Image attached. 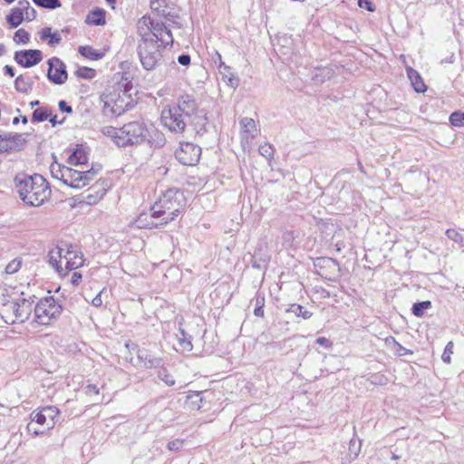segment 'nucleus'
<instances>
[{
    "mask_svg": "<svg viewBox=\"0 0 464 464\" xmlns=\"http://www.w3.org/2000/svg\"><path fill=\"white\" fill-rule=\"evenodd\" d=\"M359 6L368 11H373L372 3L370 0H358Z\"/></svg>",
    "mask_w": 464,
    "mask_h": 464,
    "instance_id": "obj_50",
    "label": "nucleus"
},
{
    "mask_svg": "<svg viewBox=\"0 0 464 464\" xmlns=\"http://www.w3.org/2000/svg\"><path fill=\"white\" fill-rule=\"evenodd\" d=\"M201 148L191 142H180L175 150V158L183 165L193 166L199 160Z\"/></svg>",
    "mask_w": 464,
    "mask_h": 464,
    "instance_id": "obj_10",
    "label": "nucleus"
},
{
    "mask_svg": "<svg viewBox=\"0 0 464 464\" xmlns=\"http://www.w3.org/2000/svg\"><path fill=\"white\" fill-rule=\"evenodd\" d=\"M186 207L185 197L179 189L169 188L152 205L150 218L159 219V222L144 224L148 228H159L173 221L180 215Z\"/></svg>",
    "mask_w": 464,
    "mask_h": 464,
    "instance_id": "obj_1",
    "label": "nucleus"
},
{
    "mask_svg": "<svg viewBox=\"0 0 464 464\" xmlns=\"http://www.w3.org/2000/svg\"><path fill=\"white\" fill-rule=\"evenodd\" d=\"M68 160L71 165L74 166H82L87 163V153L82 145H77L74 151L70 155Z\"/></svg>",
    "mask_w": 464,
    "mask_h": 464,
    "instance_id": "obj_21",
    "label": "nucleus"
},
{
    "mask_svg": "<svg viewBox=\"0 0 464 464\" xmlns=\"http://www.w3.org/2000/svg\"><path fill=\"white\" fill-rule=\"evenodd\" d=\"M101 131L104 136L111 138V140L118 147H121V143H120V141H119L121 140V128L116 129L112 126H105V127L102 128Z\"/></svg>",
    "mask_w": 464,
    "mask_h": 464,
    "instance_id": "obj_28",
    "label": "nucleus"
},
{
    "mask_svg": "<svg viewBox=\"0 0 464 464\" xmlns=\"http://www.w3.org/2000/svg\"><path fill=\"white\" fill-rule=\"evenodd\" d=\"M204 399L201 392H192L187 396L186 407L191 411H198L204 406Z\"/></svg>",
    "mask_w": 464,
    "mask_h": 464,
    "instance_id": "obj_25",
    "label": "nucleus"
},
{
    "mask_svg": "<svg viewBox=\"0 0 464 464\" xmlns=\"http://www.w3.org/2000/svg\"><path fill=\"white\" fill-rule=\"evenodd\" d=\"M59 410L54 406L43 408L40 411L32 414V420L37 424H46L48 427H53L54 418L58 416Z\"/></svg>",
    "mask_w": 464,
    "mask_h": 464,
    "instance_id": "obj_15",
    "label": "nucleus"
},
{
    "mask_svg": "<svg viewBox=\"0 0 464 464\" xmlns=\"http://www.w3.org/2000/svg\"><path fill=\"white\" fill-rule=\"evenodd\" d=\"M361 450V441L356 439H352L349 443V451L353 457H357Z\"/></svg>",
    "mask_w": 464,
    "mask_h": 464,
    "instance_id": "obj_45",
    "label": "nucleus"
},
{
    "mask_svg": "<svg viewBox=\"0 0 464 464\" xmlns=\"http://www.w3.org/2000/svg\"><path fill=\"white\" fill-rule=\"evenodd\" d=\"M34 300L25 298L17 301H8L1 308L2 319L8 324L24 323L33 312Z\"/></svg>",
    "mask_w": 464,
    "mask_h": 464,
    "instance_id": "obj_4",
    "label": "nucleus"
},
{
    "mask_svg": "<svg viewBox=\"0 0 464 464\" xmlns=\"http://www.w3.org/2000/svg\"><path fill=\"white\" fill-rule=\"evenodd\" d=\"M334 74V72L332 69L330 68H327V67H324V68H322L319 70V73H316L314 75V77L316 79H318L319 77H321V79H319L318 81L320 82H324L325 79H331L332 76Z\"/></svg>",
    "mask_w": 464,
    "mask_h": 464,
    "instance_id": "obj_46",
    "label": "nucleus"
},
{
    "mask_svg": "<svg viewBox=\"0 0 464 464\" xmlns=\"http://www.w3.org/2000/svg\"><path fill=\"white\" fill-rule=\"evenodd\" d=\"M241 128V143H251L252 140L257 133V129L255 121L252 118L245 117L239 121Z\"/></svg>",
    "mask_w": 464,
    "mask_h": 464,
    "instance_id": "obj_17",
    "label": "nucleus"
},
{
    "mask_svg": "<svg viewBox=\"0 0 464 464\" xmlns=\"http://www.w3.org/2000/svg\"><path fill=\"white\" fill-rule=\"evenodd\" d=\"M21 266L22 260L20 258H14L5 266V273L8 275H13L20 269Z\"/></svg>",
    "mask_w": 464,
    "mask_h": 464,
    "instance_id": "obj_41",
    "label": "nucleus"
},
{
    "mask_svg": "<svg viewBox=\"0 0 464 464\" xmlns=\"http://www.w3.org/2000/svg\"><path fill=\"white\" fill-rule=\"evenodd\" d=\"M254 314L256 316H263L264 315V310H263V303L256 300V308L254 310Z\"/></svg>",
    "mask_w": 464,
    "mask_h": 464,
    "instance_id": "obj_55",
    "label": "nucleus"
},
{
    "mask_svg": "<svg viewBox=\"0 0 464 464\" xmlns=\"http://www.w3.org/2000/svg\"><path fill=\"white\" fill-rule=\"evenodd\" d=\"M19 121H22L24 124H26L28 122V120H27V117L26 116H23L21 118L19 117H14L13 119V123L14 124H17Z\"/></svg>",
    "mask_w": 464,
    "mask_h": 464,
    "instance_id": "obj_64",
    "label": "nucleus"
},
{
    "mask_svg": "<svg viewBox=\"0 0 464 464\" xmlns=\"http://www.w3.org/2000/svg\"><path fill=\"white\" fill-rule=\"evenodd\" d=\"M85 22L93 25H103L106 23L105 11L102 8H95L86 17Z\"/></svg>",
    "mask_w": 464,
    "mask_h": 464,
    "instance_id": "obj_26",
    "label": "nucleus"
},
{
    "mask_svg": "<svg viewBox=\"0 0 464 464\" xmlns=\"http://www.w3.org/2000/svg\"><path fill=\"white\" fill-rule=\"evenodd\" d=\"M406 72L414 90L417 92H424L426 91V85L420 73L410 66H406Z\"/></svg>",
    "mask_w": 464,
    "mask_h": 464,
    "instance_id": "obj_22",
    "label": "nucleus"
},
{
    "mask_svg": "<svg viewBox=\"0 0 464 464\" xmlns=\"http://www.w3.org/2000/svg\"><path fill=\"white\" fill-rule=\"evenodd\" d=\"M161 122L164 127L168 128L171 132L182 133L187 126L188 119L179 112L175 107L164 109L160 116Z\"/></svg>",
    "mask_w": 464,
    "mask_h": 464,
    "instance_id": "obj_9",
    "label": "nucleus"
},
{
    "mask_svg": "<svg viewBox=\"0 0 464 464\" xmlns=\"http://www.w3.org/2000/svg\"><path fill=\"white\" fill-rule=\"evenodd\" d=\"M174 107L188 119L198 133L205 130L208 123L207 112L205 110L198 109V103L192 95L184 94L179 96Z\"/></svg>",
    "mask_w": 464,
    "mask_h": 464,
    "instance_id": "obj_3",
    "label": "nucleus"
},
{
    "mask_svg": "<svg viewBox=\"0 0 464 464\" xmlns=\"http://www.w3.org/2000/svg\"><path fill=\"white\" fill-rule=\"evenodd\" d=\"M121 147L138 145L145 141L149 136V130L144 122L140 121H130L121 128Z\"/></svg>",
    "mask_w": 464,
    "mask_h": 464,
    "instance_id": "obj_6",
    "label": "nucleus"
},
{
    "mask_svg": "<svg viewBox=\"0 0 464 464\" xmlns=\"http://www.w3.org/2000/svg\"><path fill=\"white\" fill-rule=\"evenodd\" d=\"M1 136L4 139H0L1 140H5L9 142L5 150H20L24 145L25 144V140L23 138L21 134L18 133H5L1 131Z\"/></svg>",
    "mask_w": 464,
    "mask_h": 464,
    "instance_id": "obj_20",
    "label": "nucleus"
},
{
    "mask_svg": "<svg viewBox=\"0 0 464 464\" xmlns=\"http://www.w3.org/2000/svg\"><path fill=\"white\" fill-rule=\"evenodd\" d=\"M4 71H5V73L9 75L10 77H14V70L12 66L10 65H5L4 67Z\"/></svg>",
    "mask_w": 464,
    "mask_h": 464,
    "instance_id": "obj_61",
    "label": "nucleus"
},
{
    "mask_svg": "<svg viewBox=\"0 0 464 464\" xmlns=\"http://www.w3.org/2000/svg\"><path fill=\"white\" fill-rule=\"evenodd\" d=\"M384 343L387 347L392 350V347L398 343L393 336H388L385 338Z\"/></svg>",
    "mask_w": 464,
    "mask_h": 464,
    "instance_id": "obj_57",
    "label": "nucleus"
},
{
    "mask_svg": "<svg viewBox=\"0 0 464 464\" xmlns=\"http://www.w3.org/2000/svg\"><path fill=\"white\" fill-rule=\"evenodd\" d=\"M100 170L101 166H98V168H92L88 170L68 168V169L63 170V183L73 188H82L88 185Z\"/></svg>",
    "mask_w": 464,
    "mask_h": 464,
    "instance_id": "obj_8",
    "label": "nucleus"
},
{
    "mask_svg": "<svg viewBox=\"0 0 464 464\" xmlns=\"http://www.w3.org/2000/svg\"><path fill=\"white\" fill-rule=\"evenodd\" d=\"M82 279V274L78 272H73L71 278V283L74 285H79L80 281Z\"/></svg>",
    "mask_w": 464,
    "mask_h": 464,
    "instance_id": "obj_58",
    "label": "nucleus"
},
{
    "mask_svg": "<svg viewBox=\"0 0 464 464\" xmlns=\"http://www.w3.org/2000/svg\"><path fill=\"white\" fill-rule=\"evenodd\" d=\"M393 353L396 355V356H403L405 354H412L413 352L409 350V349H406L405 347H403L401 344H400L399 343H397L395 344L394 347H392V350Z\"/></svg>",
    "mask_w": 464,
    "mask_h": 464,
    "instance_id": "obj_47",
    "label": "nucleus"
},
{
    "mask_svg": "<svg viewBox=\"0 0 464 464\" xmlns=\"http://www.w3.org/2000/svg\"><path fill=\"white\" fill-rule=\"evenodd\" d=\"M59 110L63 112L72 113V108L67 104L65 101H60L58 103Z\"/></svg>",
    "mask_w": 464,
    "mask_h": 464,
    "instance_id": "obj_49",
    "label": "nucleus"
},
{
    "mask_svg": "<svg viewBox=\"0 0 464 464\" xmlns=\"http://www.w3.org/2000/svg\"><path fill=\"white\" fill-rule=\"evenodd\" d=\"M69 246H71L70 243L62 241L49 252V264L55 268L60 275L63 273L64 256L67 252L63 248H69Z\"/></svg>",
    "mask_w": 464,
    "mask_h": 464,
    "instance_id": "obj_13",
    "label": "nucleus"
},
{
    "mask_svg": "<svg viewBox=\"0 0 464 464\" xmlns=\"http://www.w3.org/2000/svg\"><path fill=\"white\" fill-rule=\"evenodd\" d=\"M287 313H292L296 316H301L304 319H309L312 316V313L308 310H305L304 306L296 304H293L286 310Z\"/></svg>",
    "mask_w": 464,
    "mask_h": 464,
    "instance_id": "obj_33",
    "label": "nucleus"
},
{
    "mask_svg": "<svg viewBox=\"0 0 464 464\" xmlns=\"http://www.w3.org/2000/svg\"><path fill=\"white\" fill-rule=\"evenodd\" d=\"M51 116V111L48 108H40L36 109L32 115V121L34 122H42L48 119Z\"/></svg>",
    "mask_w": 464,
    "mask_h": 464,
    "instance_id": "obj_34",
    "label": "nucleus"
},
{
    "mask_svg": "<svg viewBox=\"0 0 464 464\" xmlns=\"http://www.w3.org/2000/svg\"><path fill=\"white\" fill-rule=\"evenodd\" d=\"M33 2L39 7L52 10L62 5L60 0H33Z\"/></svg>",
    "mask_w": 464,
    "mask_h": 464,
    "instance_id": "obj_37",
    "label": "nucleus"
},
{
    "mask_svg": "<svg viewBox=\"0 0 464 464\" xmlns=\"http://www.w3.org/2000/svg\"><path fill=\"white\" fill-rule=\"evenodd\" d=\"M154 30V39L157 41V43L160 42L164 46H171L173 44V36L171 31L164 24L156 23V28Z\"/></svg>",
    "mask_w": 464,
    "mask_h": 464,
    "instance_id": "obj_19",
    "label": "nucleus"
},
{
    "mask_svg": "<svg viewBox=\"0 0 464 464\" xmlns=\"http://www.w3.org/2000/svg\"><path fill=\"white\" fill-rule=\"evenodd\" d=\"M34 80L23 74L16 77L14 81V88L18 92L29 93L33 90Z\"/></svg>",
    "mask_w": 464,
    "mask_h": 464,
    "instance_id": "obj_23",
    "label": "nucleus"
},
{
    "mask_svg": "<svg viewBox=\"0 0 464 464\" xmlns=\"http://www.w3.org/2000/svg\"><path fill=\"white\" fill-rule=\"evenodd\" d=\"M150 6L152 12L169 20L178 16L175 5L167 0H150Z\"/></svg>",
    "mask_w": 464,
    "mask_h": 464,
    "instance_id": "obj_16",
    "label": "nucleus"
},
{
    "mask_svg": "<svg viewBox=\"0 0 464 464\" xmlns=\"http://www.w3.org/2000/svg\"><path fill=\"white\" fill-rule=\"evenodd\" d=\"M14 60L21 66L30 68L43 60V54L39 50H21L14 53Z\"/></svg>",
    "mask_w": 464,
    "mask_h": 464,
    "instance_id": "obj_12",
    "label": "nucleus"
},
{
    "mask_svg": "<svg viewBox=\"0 0 464 464\" xmlns=\"http://www.w3.org/2000/svg\"><path fill=\"white\" fill-rule=\"evenodd\" d=\"M214 63L218 66L219 69L223 68L225 63L222 61L221 55L219 53L216 52L215 56L213 57Z\"/></svg>",
    "mask_w": 464,
    "mask_h": 464,
    "instance_id": "obj_56",
    "label": "nucleus"
},
{
    "mask_svg": "<svg viewBox=\"0 0 464 464\" xmlns=\"http://www.w3.org/2000/svg\"><path fill=\"white\" fill-rule=\"evenodd\" d=\"M431 303L430 301L415 303L412 305L411 312L415 316L420 317L423 315L424 310L429 309Z\"/></svg>",
    "mask_w": 464,
    "mask_h": 464,
    "instance_id": "obj_35",
    "label": "nucleus"
},
{
    "mask_svg": "<svg viewBox=\"0 0 464 464\" xmlns=\"http://www.w3.org/2000/svg\"><path fill=\"white\" fill-rule=\"evenodd\" d=\"M184 445V440L176 439L171 441H169L167 445L168 449L171 451H178Z\"/></svg>",
    "mask_w": 464,
    "mask_h": 464,
    "instance_id": "obj_48",
    "label": "nucleus"
},
{
    "mask_svg": "<svg viewBox=\"0 0 464 464\" xmlns=\"http://www.w3.org/2000/svg\"><path fill=\"white\" fill-rule=\"evenodd\" d=\"M258 152L267 160L271 161L274 159L275 149L271 144L264 143L259 146Z\"/></svg>",
    "mask_w": 464,
    "mask_h": 464,
    "instance_id": "obj_36",
    "label": "nucleus"
},
{
    "mask_svg": "<svg viewBox=\"0 0 464 464\" xmlns=\"http://www.w3.org/2000/svg\"><path fill=\"white\" fill-rule=\"evenodd\" d=\"M64 121H65V117H63L61 121H58L56 115L51 117V119H50V122L52 123L53 126H55L58 123L62 124Z\"/></svg>",
    "mask_w": 464,
    "mask_h": 464,
    "instance_id": "obj_62",
    "label": "nucleus"
},
{
    "mask_svg": "<svg viewBox=\"0 0 464 464\" xmlns=\"http://www.w3.org/2000/svg\"><path fill=\"white\" fill-rule=\"evenodd\" d=\"M63 249L67 251L64 256V267L63 273L65 275L68 271L81 267L84 263V258L82 253L72 244H71L69 248Z\"/></svg>",
    "mask_w": 464,
    "mask_h": 464,
    "instance_id": "obj_14",
    "label": "nucleus"
},
{
    "mask_svg": "<svg viewBox=\"0 0 464 464\" xmlns=\"http://www.w3.org/2000/svg\"><path fill=\"white\" fill-rule=\"evenodd\" d=\"M33 310L36 323L48 325L61 315L63 308L53 296H48L41 299Z\"/></svg>",
    "mask_w": 464,
    "mask_h": 464,
    "instance_id": "obj_5",
    "label": "nucleus"
},
{
    "mask_svg": "<svg viewBox=\"0 0 464 464\" xmlns=\"http://www.w3.org/2000/svg\"><path fill=\"white\" fill-rule=\"evenodd\" d=\"M24 19L28 20V21H32L35 18L36 16V11L34 9V8H29L28 10H26L24 13Z\"/></svg>",
    "mask_w": 464,
    "mask_h": 464,
    "instance_id": "obj_51",
    "label": "nucleus"
},
{
    "mask_svg": "<svg viewBox=\"0 0 464 464\" xmlns=\"http://www.w3.org/2000/svg\"><path fill=\"white\" fill-rule=\"evenodd\" d=\"M24 19V14L20 12V9H15L14 7L11 10V13L6 16L7 23L11 25V27L14 28L18 27L22 24Z\"/></svg>",
    "mask_w": 464,
    "mask_h": 464,
    "instance_id": "obj_30",
    "label": "nucleus"
},
{
    "mask_svg": "<svg viewBox=\"0 0 464 464\" xmlns=\"http://www.w3.org/2000/svg\"><path fill=\"white\" fill-rule=\"evenodd\" d=\"M190 56L188 54H181L178 57V62L179 64L187 66L190 63Z\"/></svg>",
    "mask_w": 464,
    "mask_h": 464,
    "instance_id": "obj_52",
    "label": "nucleus"
},
{
    "mask_svg": "<svg viewBox=\"0 0 464 464\" xmlns=\"http://www.w3.org/2000/svg\"><path fill=\"white\" fill-rule=\"evenodd\" d=\"M453 342H449L444 349V352L441 355V359L446 363H450L451 359L450 356L453 353Z\"/></svg>",
    "mask_w": 464,
    "mask_h": 464,
    "instance_id": "obj_44",
    "label": "nucleus"
},
{
    "mask_svg": "<svg viewBox=\"0 0 464 464\" xmlns=\"http://www.w3.org/2000/svg\"><path fill=\"white\" fill-rule=\"evenodd\" d=\"M30 40L29 34L24 29H18L14 35V41L16 44H27Z\"/></svg>",
    "mask_w": 464,
    "mask_h": 464,
    "instance_id": "obj_39",
    "label": "nucleus"
},
{
    "mask_svg": "<svg viewBox=\"0 0 464 464\" xmlns=\"http://www.w3.org/2000/svg\"><path fill=\"white\" fill-rule=\"evenodd\" d=\"M48 79L55 84H63L67 80V72L65 64L56 57L48 61Z\"/></svg>",
    "mask_w": 464,
    "mask_h": 464,
    "instance_id": "obj_11",
    "label": "nucleus"
},
{
    "mask_svg": "<svg viewBox=\"0 0 464 464\" xmlns=\"http://www.w3.org/2000/svg\"><path fill=\"white\" fill-rule=\"evenodd\" d=\"M15 184L21 199L29 206L39 207L51 196L48 182L39 174H19L15 177Z\"/></svg>",
    "mask_w": 464,
    "mask_h": 464,
    "instance_id": "obj_2",
    "label": "nucleus"
},
{
    "mask_svg": "<svg viewBox=\"0 0 464 464\" xmlns=\"http://www.w3.org/2000/svg\"><path fill=\"white\" fill-rule=\"evenodd\" d=\"M42 40L49 39L48 44L53 46L59 44L62 41V37L59 33H52L51 28L46 27L42 30L41 35Z\"/></svg>",
    "mask_w": 464,
    "mask_h": 464,
    "instance_id": "obj_31",
    "label": "nucleus"
},
{
    "mask_svg": "<svg viewBox=\"0 0 464 464\" xmlns=\"http://www.w3.org/2000/svg\"><path fill=\"white\" fill-rule=\"evenodd\" d=\"M450 121L453 126L462 127L464 126V111H454L450 116Z\"/></svg>",
    "mask_w": 464,
    "mask_h": 464,
    "instance_id": "obj_40",
    "label": "nucleus"
},
{
    "mask_svg": "<svg viewBox=\"0 0 464 464\" xmlns=\"http://www.w3.org/2000/svg\"><path fill=\"white\" fill-rule=\"evenodd\" d=\"M69 167L61 166L60 164H52L50 170L53 178L63 181V170L68 169Z\"/></svg>",
    "mask_w": 464,
    "mask_h": 464,
    "instance_id": "obj_38",
    "label": "nucleus"
},
{
    "mask_svg": "<svg viewBox=\"0 0 464 464\" xmlns=\"http://www.w3.org/2000/svg\"><path fill=\"white\" fill-rule=\"evenodd\" d=\"M75 74L79 77V78H83V79H91L94 76L95 74V71L93 69H91V68H87V67H81L79 68L76 72H75Z\"/></svg>",
    "mask_w": 464,
    "mask_h": 464,
    "instance_id": "obj_43",
    "label": "nucleus"
},
{
    "mask_svg": "<svg viewBox=\"0 0 464 464\" xmlns=\"http://www.w3.org/2000/svg\"><path fill=\"white\" fill-rule=\"evenodd\" d=\"M78 51L83 57L94 61H97L103 56L102 53L98 52L97 50L93 49L89 45L80 46Z\"/></svg>",
    "mask_w": 464,
    "mask_h": 464,
    "instance_id": "obj_32",
    "label": "nucleus"
},
{
    "mask_svg": "<svg viewBox=\"0 0 464 464\" xmlns=\"http://www.w3.org/2000/svg\"><path fill=\"white\" fill-rule=\"evenodd\" d=\"M219 72L222 75L223 81H225L229 86L234 89L238 86L239 79L233 74L229 66L224 65L223 68L219 69Z\"/></svg>",
    "mask_w": 464,
    "mask_h": 464,
    "instance_id": "obj_27",
    "label": "nucleus"
},
{
    "mask_svg": "<svg viewBox=\"0 0 464 464\" xmlns=\"http://www.w3.org/2000/svg\"><path fill=\"white\" fill-rule=\"evenodd\" d=\"M140 61L147 71L153 70L161 60V53L157 41H141L138 46Z\"/></svg>",
    "mask_w": 464,
    "mask_h": 464,
    "instance_id": "obj_7",
    "label": "nucleus"
},
{
    "mask_svg": "<svg viewBox=\"0 0 464 464\" xmlns=\"http://www.w3.org/2000/svg\"><path fill=\"white\" fill-rule=\"evenodd\" d=\"M102 293L100 292L92 301V304L95 307H100L102 304Z\"/></svg>",
    "mask_w": 464,
    "mask_h": 464,
    "instance_id": "obj_59",
    "label": "nucleus"
},
{
    "mask_svg": "<svg viewBox=\"0 0 464 464\" xmlns=\"http://www.w3.org/2000/svg\"><path fill=\"white\" fill-rule=\"evenodd\" d=\"M85 393L87 395H92V394H99V389L96 385L94 384H88L86 387H85Z\"/></svg>",
    "mask_w": 464,
    "mask_h": 464,
    "instance_id": "obj_53",
    "label": "nucleus"
},
{
    "mask_svg": "<svg viewBox=\"0 0 464 464\" xmlns=\"http://www.w3.org/2000/svg\"><path fill=\"white\" fill-rule=\"evenodd\" d=\"M155 28L156 24H154L149 16H142L137 23V31L141 37V41H155L153 34L155 33Z\"/></svg>",
    "mask_w": 464,
    "mask_h": 464,
    "instance_id": "obj_18",
    "label": "nucleus"
},
{
    "mask_svg": "<svg viewBox=\"0 0 464 464\" xmlns=\"http://www.w3.org/2000/svg\"><path fill=\"white\" fill-rule=\"evenodd\" d=\"M15 9H20L23 14L30 8V4L27 0L19 1L18 6Z\"/></svg>",
    "mask_w": 464,
    "mask_h": 464,
    "instance_id": "obj_54",
    "label": "nucleus"
},
{
    "mask_svg": "<svg viewBox=\"0 0 464 464\" xmlns=\"http://www.w3.org/2000/svg\"><path fill=\"white\" fill-rule=\"evenodd\" d=\"M179 344L183 351L190 352L193 349V345L190 340V336H188L187 333L181 327L179 328V334H177Z\"/></svg>",
    "mask_w": 464,
    "mask_h": 464,
    "instance_id": "obj_29",
    "label": "nucleus"
},
{
    "mask_svg": "<svg viewBox=\"0 0 464 464\" xmlns=\"http://www.w3.org/2000/svg\"><path fill=\"white\" fill-rule=\"evenodd\" d=\"M158 377L162 382H164L168 386H173L175 384V380L173 376L166 369L159 371Z\"/></svg>",
    "mask_w": 464,
    "mask_h": 464,
    "instance_id": "obj_42",
    "label": "nucleus"
},
{
    "mask_svg": "<svg viewBox=\"0 0 464 464\" xmlns=\"http://www.w3.org/2000/svg\"><path fill=\"white\" fill-rule=\"evenodd\" d=\"M316 343H318L320 345L328 346L329 345V340L326 339L325 337H318L316 339Z\"/></svg>",
    "mask_w": 464,
    "mask_h": 464,
    "instance_id": "obj_63",
    "label": "nucleus"
},
{
    "mask_svg": "<svg viewBox=\"0 0 464 464\" xmlns=\"http://www.w3.org/2000/svg\"><path fill=\"white\" fill-rule=\"evenodd\" d=\"M27 430H28L29 432H32V433H33L34 435H35V436H37V435H39V434H42V433H43V431H42V430H37V429L34 427V424L33 422H31V423H29V424L27 425Z\"/></svg>",
    "mask_w": 464,
    "mask_h": 464,
    "instance_id": "obj_60",
    "label": "nucleus"
},
{
    "mask_svg": "<svg viewBox=\"0 0 464 464\" xmlns=\"http://www.w3.org/2000/svg\"><path fill=\"white\" fill-rule=\"evenodd\" d=\"M138 359L143 363V367L147 369L157 368L161 365V359L149 354L146 351H140Z\"/></svg>",
    "mask_w": 464,
    "mask_h": 464,
    "instance_id": "obj_24",
    "label": "nucleus"
}]
</instances>
